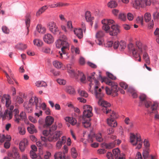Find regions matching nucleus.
<instances>
[{"label":"nucleus","mask_w":159,"mask_h":159,"mask_svg":"<svg viewBox=\"0 0 159 159\" xmlns=\"http://www.w3.org/2000/svg\"><path fill=\"white\" fill-rule=\"evenodd\" d=\"M96 76H97L94 72L92 73L91 75L88 77V80L90 82L89 87V90L91 93L94 94L96 98L99 100L98 102V104L103 108L102 110L104 113L106 114H108L109 112H111V110L108 107L111 106L110 104L102 99L104 94L101 92V89H99L98 90L99 83L96 79Z\"/></svg>","instance_id":"1"},{"label":"nucleus","mask_w":159,"mask_h":159,"mask_svg":"<svg viewBox=\"0 0 159 159\" xmlns=\"http://www.w3.org/2000/svg\"><path fill=\"white\" fill-rule=\"evenodd\" d=\"M101 22L102 28L106 33L111 36H117L121 32L120 27L117 24H114L115 22L112 19H104Z\"/></svg>","instance_id":"2"},{"label":"nucleus","mask_w":159,"mask_h":159,"mask_svg":"<svg viewBox=\"0 0 159 159\" xmlns=\"http://www.w3.org/2000/svg\"><path fill=\"white\" fill-rule=\"evenodd\" d=\"M99 78L101 79L102 83L105 82L106 84L111 86V89L107 87L105 88V91L107 95H111L112 97H115L118 95V92L119 89L116 83L109 80L106 77H102L100 75H99Z\"/></svg>","instance_id":"3"},{"label":"nucleus","mask_w":159,"mask_h":159,"mask_svg":"<svg viewBox=\"0 0 159 159\" xmlns=\"http://www.w3.org/2000/svg\"><path fill=\"white\" fill-rule=\"evenodd\" d=\"M129 141L134 146L137 145L136 148L139 149L142 148L143 142L141 139L139 134L134 133H130Z\"/></svg>","instance_id":"4"},{"label":"nucleus","mask_w":159,"mask_h":159,"mask_svg":"<svg viewBox=\"0 0 159 159\" xmlns=\"http://www.w3.org/2000/svg\"><path fill=\"white\" fill-rule=\"evenodd\" d=\"M24 106L27 112L28 113H31L33 110L32 106L34 105H35L36 109H38L39 105V99L35 96L32 97L29 100L28 105H27L25 103H24Z\"/></svg>","instance_id":"5"},{"label":"nucleus","mask_w":159,"mask_h":159,"mask_svg":"<svg viewBox=\"0 0 159 159\" xmlns=\"http://www.w3.org/2000/svg\"><path fill=\"white\" fill-rule=\"evenodd\" d=\"M67 40V38L66 36L62 35L56 42V47L58 48H61V50L65 49H68L69 44L66 41Z\"/></svg>","instance_id":"6"},{"label":"nucleus","mask_w":159,"mask_h":159,"mask_svg":"<svg viewBox=\"0 0 159 159\" xmlns=\"http://www.w3.org/2000/svg\"><path fill=\"white\" fill-rule=\"evenodd\" d=\"M133 7L135 9L143 8L146 6H150L151 4V0H134L132 2Z\"/></svg>","instance_id":"7"},{"label":"nucleus","mask_w":159,"mask_h":159,"mask_svg":"<svg viewBox=\"0 0 159 159\" xmlns=\"http://www.w3.org/2000/svg\"><path fill=\"white\" fill-rule=\"evenodd\" d=\"M63 134L61 131H56L53 133L50 129V135L48 137V140L50 142H56Z\"/></svg>","instance_id":"8"},{"label":"nucleus","mask_w":159,"mask_h":159,"mask_svg":"<svg viewBox=\"0 0 159 159\" xmlns=\"http://www.w3.org/2000/svg\"><path fill=\"white\" fill-rule=\"evenodd\" d=\"M95 136L97 141L99 142H101L103 141V139L101 133L96 134L95 136L93 132H91L88 135V141L89 143H92L94 140L93 138Z\"/></svg>","instance_id":"9"},{"label":"nucleus","mask_w":159,"mask_h":159,"mask_svg":"<svg viewBox=\"0 0 159 159\" xmlns=\"http://www.w3.org/2000/svg\"><path fill=\"white\" fill-rule=\"evenodd\" d=\"M48 26L50 31L54 34L59 32V30L56 23L53 21L49 22L48 24Z\"/></svg>","instance_id":"10"},{"label":"nucleus","mask_w":159,"mask_h":159,"mask_svg":"<svg viewBox=\"0 0 159 159\" xmlns=\"http://www.w3.org/2000/svg\"><path fill=\"white\" fill-rule=\"evenodd\" d=\"M43 40L46 43L50 44L52 43L54 41V39L53 36L50 33L45 34L43 38Z\"/></svg>","instance_id":"11"},{"label":"nucleus","mask_w":159,"mask_h":159,"mask_svg":"<svg viewBox=\"0 0 159 159\" xmlns=\"http://www.w3.org/2000/svg\"><path fill=\"white\" fill-rule=\"evenodd\" d=\"M1 101L3 104L5 103L6 106L7 107H9L11 102L10 97L8 95L5 94L3 95Z\"/></svg>","instance_id":"12"},{"label":"nucleus","mask_w":159,"mask_h":159,"mask_svg":"<svg viewBox=\"0 0 159 159\" xmlns=\"http://www.w3.org/2000/svg\"><path fill=\"white\" fill-rule=\"evenodd\" d=\"M150 105H151V109L152 111L151 113H153V111L157 110L158 104L157 102H154L152 104L150 101H146L145 102V106L146 107H149Z\"/></svg>","instance_id":"13"},{"label":"nucleus","mask_w":159,"mask_h":159,"mask_svg":"<svg viewBox=\"0 0 159 159\" xmlns=\"http://www.w3.org/2000/svg\"><path fill=\"white\" fill-rule=\"evenodd\" d=\"M28 144L27 139L26 138L23 139L20 142L19 147L20 150L22 152H24L26 146Z\"/></svg>","instance_id":"14"},{"label":"nucleus","mask_w":159,"mask_h":159,"mask_svg":"<svg viewBox=\"0 0 159 159\" xmlns=\"http://www.w3.org/2000/svg\"><path fill=\"white\" fill-rule=\"evenodd\" d=\"M0 115L3 120L7 119L9 120L12 117V111H9L8 110H6L3 114L1 113Z\"/></svg>","instance_id":"15"},{"label":"nucleus","mask_w":159,"mask_h":159,"mask_svg":"<svg viewBox=\"0 0 159 159\" xmlns=\"http://www.w3.org/2000/svg\"><path fill=\"white\" fill-rule=\"evenodd\" d=\"M66 68L70 76L72 78H76V73L74 70L71 69V65L69 64H67L66 65Z\"/></svg>","instance_id":"16"},{"label":"nucleus","mask_w":159,"mask_h":159,"mask_svg":"<svg viewBox=\"0 0 159 159\" xmlns=\"http://www.w3.org/2000/svg\"><path fill=\"white\" fill-rule=\"evenodd\" d=\"M11 139V137L10 135H7L5 136L4 134H0V145L4 141H10Z\"/></svg>","instance_id":"17"},{"label":"nucleus","mask_w":159,"mask_h":159,"mask_svg":"<svg viewBox=\"0 0 159 159\" xmlns=\"http://www.w3.org/2000/svg\"><path fill=\"white\" fill-rule=\"evenodd\" d=\"M74 32L75 34L79 39H81L83 37V32L82 29L75 28L74 29Z\"/></svg>","instance_id":"18"},{"label":"nucleus","mask_w":159,"mask_h":159,"mask_svg":"<svg viewBox=\"0 0 159 159\" xmlns=\"http://www.w3.org/2000/svg\"><path fill=\"white\" fill-rule=\"evenodd\" d=\"M55 159H66L64 153L61 152H57L55 153L54 155Z\"/></svg>","instance_id":"19"},{"label":"nucleus","mask_w":159,"mask_h":159,"mask_svg":"<svg viewBox=\"0 0 159 159\" xmlns=\"http://www.w3.org/2000/svg\"><path fill=\"white\" fill-rule=\"evenodd\" d=\"M85 17L87 21L90 22L91 25H92L93 23L92 20H93L94 18L91 16V13L89 11H87L85 13Z\"/></svg>","instance_id":"20"},{"label":"nucleus","mask_w":159,"mask_h":159,"mask_svg":"<svg viewBox=\"0 0 159 159\" xmlns=\"http://www.w3.org/2000/svg\"><path fill=\"white\" fill-rule=\"evenodd\" d=\"M30 13H27L25 16V23L27 29V34H28L29 32L28 28L30 25Z\"/></svg>","instance_id":"21"},{"label":"nucleus","mask_w":159,"mask_h":159,"mask_svg":"<svg viewBox=\"0 0 159 159\" xmlns=\"http://www.w3.org/2000/svg\"><path fill=\"white\" fill-rule=\"evenodd\" d=\"M27 129L28 132L31 134H33L37 132V130L34 125L31 123L29 124V126L27 127Z\"/></svg>","instance_id":"22"},{"label":"nucleus","mask_w":159,"mask_h":159,"mask_svg":"<svg viewBox=\"0 0 159 159\" xmlns=\"http://www.w3.org/2000/svg\"><path fill=\"white\" fill-rule=\"evenodd\" d=\"M66 122H67L73 125H75L77 123L76 120L72 117L66 116L64 118Z\"/></svg>","instance_id":"23"},{"label":"nucleus","mask_w":159,"mask_h":159,"mask_svg":"<svg viewBox=\"0 0 159 159\" xmlns=\"http://www.w3.org/2000/svg\"><path fill=\"white\" fill-rule=\"evenodd\" d=\"M115 143L111 142L109 143H103L102 144V147L107 149H110L115 147Z\"/></svg>","instance_id":"24"},{"label":"nucleus","mask_w":159,"mask_h":159,"mask_svg":"<svg viewBox=\"0 0 159 159\" xmlns=\"http://www.w3.org/2000/svg\"><path fill=\"white\" fill-rule=\"evenodd\" d=\"M133 57L135 58V60L138 61H141V58L139 55V53L135 49V50L132 51Z\"/></svg>","instance_id":"25"},{"label":"nucleus","mask_w":159,"mask_h":159,"mask_svg":"<svg viewBox=\"0 0 159 159\" xmlns=\"http://www.w3.org/2000/svg\"><path fill=\"white\" fill-rule=\"evenodd\" d=\"M133 57L135 58V60L138 61H141V58L139 55V53L135 49V50L132 51Z\"/></svg>","instance_id":"26"},{"label":"nucleus","mask_w":159,"mask_h":159,"mask_svg":"<svg viewBox=\"0 0 159 159\" xmlns=\"http://www.w3.org/2000/svg\"><path fill=\"white\" fill-rule=\"evenodd\" d=\"M107 123L108 125L111 127H116L117 125V122L112 119L107 118Z\"/></svg>","instance_id":"27"},{"label":"nucleus","mask_w":159,"mask_h":159,"mask_svg":"<svg viewBox=\"0 0 159 159\" xmlns=\"http://www.w3.org/2000/svg\"><path fill=\"white\" fill-rule=\"evenodd\" d=\"M90 118H82V124L84 127L87 128L91 126L90 122Z\"/></svg>","instance_id":"28"},{"label":"nucleus","mask_w":159,"mask_h":159,"mask_svg":"<svg viewBox=\"0 0 159 159\" xmlns=\"http://www.w3.org/2000/svg\"><path fill=\"white\" fill-rule=\"evenodd\" d=\"M70 153L71 157L74 159H76L78 155L76 148L74 147H72L70 149Z\"/></svg>","instance_id":"29"},{"label":"nucleus","mask_w":159,"mask_h":159,"mask_svg":"<svg viewBox=\"0 0 159 159\" xmlns=\"http://www.w3.org/2000/svg\"><path fill=\"white\" fill-rule=\"evenodd\" d=\"M48 8V6L45 5L39 8L36 13V16L37 17L39 16L42 13L44 12Z\"/></svg>","instance_id":"30"},{"label":"nucleus","mask_w":159,"mask_h":159,"mask_svg":"<svg viewBox=\"0 0 159 159\" xmlns=\"http://www.w3.org/2000/svg\"><path fill=\"white\" fill-rule=\"evenodd\" d=\"M36 29L38 32L40 33H44L46 31V28L40 24L37 25Z\"/></svg>","instance_id":"31"},{"label":"nucleus","mask_w":159,"mask_h":159,"mask_svg":"<svg viewBox=\"0 0 159 159\" xmlns=\"http://www.w3.org/2000/svg\"><path fill=\"white\" fill-rule=\"evenodd\" d=\"M54 121V119L53 117L50 116H47L45 119L46 125H50Z\"/></svg>","instance_id":"32"},{"label":"nucleus","mask_w":159,"mask_h":159,"mask_svg":"<svg viewBox=\"0 0 159 159\" xmlns=\"http://www.w3.org/2000/svg\"><path fill=\"white\" fill-rule=\"evenodd\" d=\"M68 49H65L61 50V52H59L60 53V58L61 59H67L68 58L69 56L66 52V51Z\"/></svg>","instance_id":"33"},{"label":"nucleus","mask_w":159,"mask_h":159,"mask_svg":"<svg viewBox=\"0 0 159 159\" xmlns=\"http://www.w3.org/2000/svg\"><path fill=\"white\" fill-rule=\"evenodd\" d=\"M53 66L57 69H60L63 66V64L57 60H55L52 62Z\"/></svg>","instance_id":"34"},{"label":"nucleus","mask_w":159,"mask_h":159,"mask_svg":"<svg viewBox=\"0 0 159 159\" xmlns=\"http://www.w3.org/2000/svg\"><path fill=\"white\" fill-rule=\"evenodd\" d=\"M66 26L69 32L73 31L74 30V28L72 24V22L71 20H69L67 22Z\"/></svg>","instance_id":"35"},{"label":"nucleus","mask_w":159,"mask_h":159,"mask_svg":"<svg viewBox=\"0 0 159 159\" xmlns=\"http://www.w3.org/2000/svg\"><path fill=\"white\" fill-rule=\"evenodd\" d=\"M144 19L146 22H148L150 21L152 19L150 13L148 12L145 13L144 15Z\"/></svg>","instance_id":"36"},{"label":"nucleus","mask_w":159,"mask_h":159,"mask_svg":"<svg viewBox=\"0 0 159 159\" xmlns=\"http://www.w3.org/2000/svg\"><path fill=\"white\" fill-rule=\"evenodd\" d=\"M92 111H84L83 112V118H90V117L93 116Z\"/></svg>","instance_id":"37"},{"label":"nucleus","mask_w":159,"mask_h":159,"mask_svg":"<svg viewBox=\"0 0 159 159\" xmlns=\"http://www.w3.org/2000/svg\"><path fill=\"white\" fill-rule=\"evenodd\" d=\"M77 75L80 77V81L82 83H84L85 82L86 78L84 74L81 72L78 71Z\"/></svg>","instance_id":"38"},{"label":"nucleus","mask_w":159,"mask_h":159,"mask_svg":"<svg viewBox=\"0 0 159 159\" xmlns=\"http://www.w3.org/2000/svg\"><path fill=\"white\" fill-rule=\"evenodd\" d=\"M18 130L19 134L20 135H24L25 134V129L23 126H18Z\"/></svg>","instance_id":"39"},{"label":"nucleus","mask_w":159,"mask_h":159,"mask_svg":"<svg viewBox=\"0 0 159 159\" xmlns=\"http://www.w3.org/2000/svg\"><path fill=\"white\" fill-rule=\"evenodd\" d=\"M113 153L115 158H118V157L121 154L120 150L118 148H116L113 150Z\"/></svg>","instance_id":"40"},{"label":"nucleus","mask_w":159,"mask_h":159,"mask_svg":"<svg viewBox=\"0 0 159 159\" xmlns=\"http://www.w3.org/2000/svg\"><path fill=\"white\" fill-rule=\"evenodd\" d=\"M117 3L114 1L112 0L109 2L107 3L108 7L110 8H113L117 6Z\"/></svg>","instance_id":"41"},{"label":"nucleus","mask_w":159,"mask_h":159,"mask_svg":"<svg viewBox=\"0 0 159 159\" xmlns=\"http://www.w3.org/2000/svg\"><path fill=\"white\" fill-rule=\"evenodd\" d=\"M66 90L67 93L70 94H74L75 93L74 88L70 86L67 87Z\"/></svg>","instance_id":"42"},{"label":"nucleus","mask_w":159,"mask_h":159,"mask_svg":"<svg viewBox=\"0 0 159 159\" xmlns=\"http://www.w3.org/2000/svg\"><path fill=\"white\" fill-rule=\"evenodd\" d=\"M35 85L37 87H45L47 85V83L42 81H38L36 82Z\"/></svg>","instance_id":"43"},{"label":"nucleus","mask_w":159,"mask_h":159,"mask_svg":"<svg viewBox=\"0 0 159 159\" xmlns=\"http://www.w3.org/2000/svg\"><path fill=\"white\" fill-rule=\"evenodd\" d=\"M149 149H143V156L144 159H146L147 158H150V157L149 155Z\"/></svg>","instance_id":"44"},{"label":"nucleus","mask_w":159,"mask_h":159,"mask_svg":"<svg viewBox=\"0 0 159 159\" xmlns=\"http://www.w3.org/2000/svg\"><path fill=\"white\" fill-rule=\"evenodd\" d=\"M4 73H5L6 77L7 79V81L9 84H13V80H15L14 78L13 79L5 71H4Z\"/></svg>","instance_id":"45"},{"label":"nucleus","mask_w":159,"mask_h":159,"mask_svg":"<svg viewBox=\"0 0 159 159\" xmlns=\"http://www.w3.org/2000/svg\"><path fill=\"white\" fill-rule=\"evenodd\" d=\"M143 58L146 64L148 65L150 64V62L149 57L147 53H144L143 54Z\"/></svg>","instance_id":"46"},{"label":"nucleus","mask_w":159,"mask_h":159,"mask_svg":"<svg viewBox=\"0 0 159 159\" xmlns=\"http://www.w3.org/2000/svg\"><path fill=\"white\" fill-rule=\"evenodd\" d=\"M118 17L121 20L125 21L126 20V14L124 12H120L119 14Z\"/></svg>","instance_id":"47"},{"label":"nucleus","mask_w":159,"mask_h":159,"mask_svg":"<svg viewBox=\"0 0 159 159\" xmlns=\"http://www.w3.org/2000/svg\"><path fill=\"white\" fill-rule=\"evenodd\" d=\"M33 43L34 45L38 47H40L43 44L42 41L38 39H36L34 40Z\"/></svg>","instance_id":"48"},{"label":"nucleus","mask_w":159,"mask_h":159,"mask_svg":"<svg viewBox=\"0 0 159 159\" xmlns=\"http://www.w3.org/2000/svg\"><path fill=\"white\" fill-rule=\"evenodd\" d=\"M12 152L13 153V156H14V158H17L20 157L19 153L16 148H14L12 149Z\"/></svg>","instance_id":"49"},{"label":"nucleus","mask_w":159,"mask_h":159,"mask_svg":"<svg viewBox=\"0 0 159 159\" xmlns=\"http://www.w3.org/2000/svg\"><path fill=\"white\" fill-rule=\"evenodd\" d=\"M84 111H92L93 108L92 107L88 105H85L83 106Z\"/></svg>","instance_id":"50"},{"label":"nucleus","mask_w":159,"mask_h":159,"mask_svg":"<svg viewBox=\"0 0 159 159\" xmlns=\"http://www.w3.org/2000/svg\"><path fill=\"white\" fill-rule=\"evenodd\" d=\"M126 46V43L125 41H121L119 43V48L121 50H123L125 49Z\"/></svg>","instance_id":"51"},{"label":"nucleus","mask_w":159,"mask_h":159,"mask_svg":"<svg viewBox=\"0 0 159 159\" xmlns=\"http://www.w3.org/2000/svg\"><path fill=\"white\" fill-rule=\"evenodd\" d=\"M104 35V32L102 31H98L96 34V39L102 38Z\"/></svg>","instance_id":"52"},{"label":"nucleus","mask_w":159,"mask_h":159,"mask_svg":"<svg viewBox=\"0 0 159 159\" xmlns=\"http://www.w3.org/2000/svg\"><path fill=\"white\" fill-rule=\"evenodd\" d=\"M71 52L76 54H79L80 53L79 49L78 48H76L74 46H72L71 48Z\"/></svg>","instance_id":"53"},{"label":"nucleus","mask_w":159,"mask_h":159,"mask_svg":"<svg viewBox=\"0 0 159 159\" xmlns=\"http://www.w3.org/2000/svg\"><path fill=\"white\" fill-rule=\"evenodd\" d=\"M79 94L82 96L87 97L88 96V94L85 91L79 89L78 91Z\"/></svg>","instance_id":"54"},{"label":"nucleus","mask_w":159,"mask_h":159,"mask_svg":"<svg viewBox=\"0 0 159 159\" xmlns=\"http://www.w3.org/2000/svg\"><path fill=\"white\" fill-rule=\"evenodd\" d=\"M113 43L112 41H107L105 42L104 44V46L106 47H111L113 45Z\"/></svg>","instance_id":"55"},{"label":"nucleus","mask_w":159,"mask_h":159,"mask_svg":"<svg viewBox=\"0 0 159 159\" xmlns=\"http://www.w3.org/2000/svg\"><path fill=\"white\" fill-rule=\"evenodd\" d=\"M108 113H110V114L109 118L112 119L114 120V119L117 118V114L113 111H112L111 110V112H109Z\"/></svg>","instance_id":"56"},{"label":"nucleus","mask_w":159,"mask_h":159,"mask_svg":"<svg viewBox=\"0 0 159 159\" xmlns=\"http://www.w3.org/2000/svg\"><path fill=\"white\" fill-rule=\"evenodd\" d=\"M42 51L45 53H49L51 52V49L48 47H43L42 48Z\"/></svg>","instance_id":"57"},{"label":"nucleus","mask_w":159,"mask_h":159,"mask_svg":"<svg viewBox=\"0 0 159 159\" xmlns=\"http://www.w3.org/2000/svg\"><path fill=\"white\" fill-rule=\"evenodd\" d=\"M35 152L33 151H30V156L32 159H35L37 158V155Z\"/></svg>","instance_id":"58"},{"label":"nucleus","mask_w":159,"mask_h":159,"mask_svg":"<svg viewBox=\"0 0 159 159\" xmlns=\"http://www.w3.org/2000/svg\"><path fill=\"white\" fill-rule=\"evenodd\" d=\"M137 23L141 24L142 25L143 24V18L142 16H138L136 19Z\"/></svg>","instance_id":"59"},{"label":"nucleus","mask_w":159,"mask_h":159,"mask_svg":"<svg viewBox=\"0 0 159 159\" xmlns=\"http://www.w3.org/2000/svg\"><path fill=\"white\" fill-rule=\"evenodd\" d=\"M144 149H149V148L150 146V143L148 140L146 139L144 140Z\"/></svg>","instance_id":"60"},{"label":"nucleus","mask_w":159,"mask_h":159,"mask_svg":"<svg viewBox=\"0 0 159 159\" xmlns=\"http://www.w3.org/2000/svg\"><path fill=\"white\" fill-rule=\"evenodd\" d=\"M17 48L20 49H24L27 48L26 45L22 43H20L17 45Z\"/></svg>","instance_id":"61"},{"label":"nucleus","mask_w":159,"mask_h":159,"mask_svg":"<svg viewBox=\"0 0 159 159\" xmlns=\"http://www.w3.org/2000/svg\"><path fill=\"white\" fill-rule=\"evenodd\" d=\"M57 83L60 85H65L66 83V81L63 79H59L57 80Z\"/></svg>","instance_id":"62"},{"label":"nucleus","mask_w":159,"mask_h":159,"mask_svg":"<svg viewBox=\"0 0 159 159\" xmlns=\"http://www.w3.org/2000/svg\"><path fill=\"white\" fill-rule=\"evenodd\" d=\"M129 49L131 51L135 50L136 48L134 47V45L132 43H130L128 46Z\"/></svg>","instance_id":"63"},{"label":"nucleus","mask_w":159,"mask_h":159,"mask_svg":"<svg viewBox=\"0 0 159 159\" xmlns=\"http://www.w3.org/2000/svg\"><path fill=\"white\" fill-rule=\"evenodd\" d=\"M62 143H61L60 142V140H58L57 141V142L56 147V148L57 149H59L61 148L62 147Z\"/></svg>","instance_id":"64"}]
</instances>
